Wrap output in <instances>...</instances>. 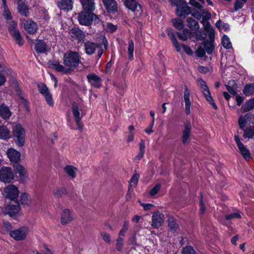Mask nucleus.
Masks as SVG:
<instances>
[{"mask_svg":"<svg viewBox=\"0 0 254 254\" xmlns=\"http://www.w3.org/2000/svg\"><path fill=\"white\" fill-rule=\"evenodd\" d=\"M195 54L196 56L199 58L203 57L205 55V51L204 50L203 47L201 45L197 50L196 51Z\"/></svg>","mask_w":254,"mask_h":254,"instance_id":"13d9d810","label":"nucleus"},{"mask_svg":"<svg viewBox=\"0 0 254 254\" xmlns=\"http://www.w3.org/2000/svg\"><path fill=\"white\" fill-rule=\"evenodd\" d=\"M72 113L74 117L75 118L77 128L80 130H82V126L80 122L81 118L80 117V112L77 105L76 103H73L72 104Z\"/></svg>","mask_w":254,"mask_h":254,"instance_id":"412c9836","label":"nucleus"},{"mask_svg":"<svg viewBox=\"0 0 254 254\" xmlns=\"http://www.w3.org/2000/svg\"><path fill=\"white\" fill-rule=\"evenodd\" d=\"M38 88L40 93L44 96L47 104L50 106H53L54 101L52 96L46 85L44 83H40L38 84Z\"/></svg>","mask_w":254,"mask_h":254,"instance_id":"1a4fd4ad","label":"nucleus"},{"mask_svg":"<svg viewBox=\"0 0 254 254\" xmlns=\"http://www.w3.org/2000/svg\"><path fill=\"white\" fill-rule=\"evenodd\" d=\"M35 49L38 53H44L47 51V46L46 43L42 40H37Z\"/></svg>","mask_w":254,"mask_h":254,"instance_id":"a878e982","label":"nucleus"},{"mask_svg":"<svg viewBox=\"0 0 254 254\" xmlns=\"http://www.w3.org/2000/svg\"><path fill=\"white\" fill-rule=\"evenodd\" d=\"M244 131V138L254 139V126H250L248 127L241 128Z\"/></svg>","mask_w":254,"mask_h":254,"instance_id":"cd10ccee","label":"nucleus"},{"mask_svg":"<svg viewBox=\"0 0 254 254\" xmlns=\"http://www.w3.org/2000/svg\"><path fill=\"white\" fill-rule=\"evenodd\" d=\"M84 9L87 12H92L95 9L94 2L92 0H81Z\"/></svg>","mask_w":254,"mask_h":254,"instance_id":"bb28decb","label":"nucleus"},{"mask_svg":"<svg viewBox=\"0 0 254 254\" xmlns=\"http://www.w3.org/2000/svg\"><path fill=\"white\" fill-rule=\"evenodd\" d=\"M168 226L170 230L174 233L178 230L179 226L174 218L171 217L168 219Z\"/></svg>","mask_w":254,"mask_h":254,"instance_id":"4c0bfd02","label":"nucleus"},{"mask_svg":"<svg viewBox=\"0 0 254 254\" xmlns=\"http://www.w3.org/2000/svg\"><path fill=\"white\" fill-rule=\"evenodd\" d=\"M29 232L27 227H21L17 229L11 231L9 233L11 237L16 241L24 240Z\"/></svg>","mask_w":254,"mask_h":254,"instance_id":"0eeeda50","label":"nucleus"},{"mask_svg":"<svg viewBox=\"0 0 254 254\" xmlns=\"http://www.w3.org/2000/svg\"><path fill=\"white\" fill-rule=\"evenodd\" d=\"M176 13L178 16L184 18L187 15L191 13V9L186 1H181V3L177 7Z\"/></svg>","mask_w":254,"mask_h":254,"instance_id":"9b49d317","label":"nucleus"},{"mask_svg":"<svg viewBox=\"0 0 254 254\" xmlns=\"http://www.w3.org/2000/svg\"><path fill=\"white\" fill-rule=\"evenodd\" d=\"M139 178V176L138 174L133 175L130 180L129 187H131L132 188L135 187L138 183Z\"/></svg>","mask_w":254,"mask_h":254,"instance_id":"3c124183","label":"nucleus"},{"mask_svg":"<svg viewBox=\"0 0 254 254\" xmlns=\"http://www.w3.org/2000/svg\"><path fill=\"white\" fill-rule=\"evenodd\" d=\"M196 82L197 85L199 86V87L200 89V90L205 98L207 101H208L210 104H211L212 106V107L214 109H217V107L216 105L215 104L210 92V90L209 89V88L206 83V82L202 79V78H198L196 80Z\"/></svg>","mask_w":254,"mask_h":254,"instance_id":"f257e3e1","label":"nucleus"},{"mask_svg":"<svg viewBox=\"0 0 254 254\" xmlns=\"http://www.w3.org/2000/svg\"><path fill=\"white\" fill-rule=\"evenodd\" d=\"M58 7L63 10H70L72 8V0H60L57 2Z\"/></svg>","mask_w":254,"mask_h":254,"instance_id":"4be33fe9","label":"nucleus"},{"mask_svg":"<svg viewBox=\"0 0 254 254\" xmlns=\"http://www.w3.org/2000/svg\"><path fill=\"white\" fill-rule=\"evenodd\" d=\"M19 209V205L18 203L15 205L9 204L6 207L5 211L10 216H12L17 213Z\"/></svg>","mask_w":254,"mask_h":254,"instance_id":"c756f323","label":"nucleus"},{"mask_svg":"<svg viewBox=\"0 0 254 254\" xmlns=\"http://www.w3.org/2000/svg\"><path fill=\"white\" fill-rule=\"evenodd\" d=\"M221 43L223 46L226 49H230L232 47L230 39L227 35L223 36Z\"/></svg>","mask_w":254,"mask_h":254,"instance_id":"49530a36","label":"nucleus"},{"mask_svg":"<svg viewBox=\"0 0 254 254\" xmlns=\"http://www.w3.org/2000/svg\"><path fill=\"white\" fill-rule=\"evenodd\" d=\"M181 46V48L182 47L184 51L185 52L186 54H187L189 55H191L193 53L192 50L188 46L185 45H182Z\"/></svg>","mask_w":254,"mask_h":254,"instance_id":"338daca9","label":"nucleus"},{"mask_svg":"<svg viewBox=\"0 0 254 254\" xmlns=\"http://www.w3.org/2000/svg\"><path fill=\"white\" fill-rule=\"evenodd\" d=\"M246 2V0H237L235 4V10L236 11L241 9Z\"/></svg>","mask_w":254,"mask_h":254,"instance_id":"052dcab7","label":"nucleus"},{"mask_svg":"<svg viewBox=\"0 0 254 254\" xmlns=\"http://www.w3.org/2000/svg\"><path fill=\"white\" fill-rule=\"evenodd\" d=\"M10 35L15 39L16 42L19 45L21 46L23 44V40L18 31H13V33H11Z\"/></svg>","mask_w":254,"mask_h":254,"instance_id":"79ce46f5","label":"nucleus"},{"mask_svg":"<svg viewBox=\"0 0 254 254\" xmlns=\"http://www.w3.org/2000/svg\"><path fill=\"white\" fill-rule=\"evenodd\" d=\"M177 34L180 39L186 41L190 37L191 33L189 29H185L182 32H178Z\"/></svg>","mask_w":254,"mask_h":254,"instance_id":"58836bf2","label":"nucleus"},{"mask_svg":"<svg viewBox=\"0 0 254 254\" xmlns=\"http://www.w3.org/2000/svg\"><path fill=\"white\" fill-rule=\"evenodd\" d=\"M64 64L68 67H76L79 62V56L77 53L69 52L64 57Z\"/></svg>","mask_w":254,"mask_h":254,"instance_id":"20e7f679","label":"nucleus"},{"mask_svg":"<svg viewBox=\"0 0 254 254\" xmlns=\"http://www.w3.org/2000/svg\"><path fill=\"white\" fill-rule=\"evenodd\" d=\"M134 43L132 40H130L128 43V52L129 58L132 60L133 57Z\"/></svg>","mask_w":254,"mask_h":254,"instance_id":"603ef678","label":"nucleus"},{"mask_svg":"<svg viewBox=\"0 0 254 254\" xmlns=\"http://www.w3.org/2000/svg\"><path fill=\"white\" fill-rule=\"evenodd\" d=\"M226 88L229 92L233 95L236 94V85L233 84L232 86L230 85V82H229L228 85H226Z\"/></svg>","mask_w":254,"mask_h":254,"instance_id":"680f3d73","label":"nucleus"},{"mask_svg":"<svg viewBox=\"0 0 254 254\" xmlns=\"http://www.w3.org/2000/svg\"><path fill=\"white\" fill-rule=\"evenodd\" d=\"M50 65L58 72H60L63 73H66L69 71V69H66L63 65L60 64L57 62L51 63L50 64Z\"/></svg>","mask_w":254,"mask_h":254,"instance_id":"72a5a7b5","label":"nucleus"},{"mask_svg":"<svg viewBox=\"0 0 254 254\" xmlns=\"http://www.w3.org/2000/svg\"><path fill=\"white\" fill-rule=\"evenodd\" d=\"M243 93L246 96H250L254 94V84H249L245 86Z\"/></svg>","mask_w":254,"mask_h":254,"instance_id":"ea45409f","label":"nucleus"},{"mask_svg":"<svg viewBox=\"0 0 254 254\" xmlns=\"http://www.w3.org/2000/svg\"><path fill=\"white\" fill-rule=\"evenodd\" d=\"M100 235L103 240L107 243L110 244L111 243V239L110 235L107 233L106 232H101Z\"/></svg>","mask_w":254,"mask_h":254,"instance_id":"5fc2aeb1","label":"nucleus"},{"mask_svg":"<svg viewBox=\"0 0 254 254\" xmlns=\"http://www.w3.org/2000/svg\"><path fill=\"white\" fill-rule=\"evenodd\" d=\"M254 108V98L246 102L242 106V110L244 112L249 111Z\"/></svg>","mask_w":254,"mask_h":254,"instance_id":"e433bc0d","label":"nucleus"},{"mask_svg":"<svg viewBox=\"0 0 254 254\" xmlns=\"http://www.w3.org/2000/svg\"><path fill=\"white\" fill-rule=\"evenodd\" d=\"M11 116V112L9 108L2 104L0 106V116L3 119H7L9 118Z\"/></svg>","mask_w":254,"mask_h":254,"instance_id":"2f4dec72","label":"nucleus"},{"mask_svg":"<svg viewBox=\"0 0 254 254\" xmlns=\"http://www.w3.org/2000/svg\"><path fill=\"white\" fill-rule=\"evenodd\" d=\"M242 213L240 211H237L236 212L227 214L225 216L226 220H230L234 218L240 219L241 218Z\"/></svg>","mask_w":254,"mask_h":254,"instance_id":"8fccbe9b","label":"nucleus"},{"mask_svg":"<svg viewBox=\"0 0 254 254\" xmlns=\"http://www.w3.org/2000/svg\"><path fill=\"white\" fill-rule=\"evenodd\" d=\"M190 91L187 85L184 86V102L185 104V110L187 115L190 114L191 101L190 100Z\"/></svg>","mask_w":254,"mask_h":254,"instance_id":"4468645a","label":"nucleus"},{"mask_svg":"<svg viewBox=\"0 0 254 254\" xmlns=\"http://www.w3.org/2000/svg\"><path fill=\"white\" fill-rule=\"evenodd\" d=\"M113 85L117 88L118 92L120 94L123 93L122 90L127 86L126 83L123 81H115Z\"/></svg>","mask_w":254,"mask_h":254,"instance_id":"a18cd8bd","label":"nucleus"},{"mask_svg":"<svg viewBox=\"0 0 254 254\" xmlns=\"http://www.w3.org/2000/svg\"><path fill=\"white\" fill-rule=\"evenodd\" d=\"M7 157L11 162H17L20 160V154L13 148L9 149L6 152Z\"/></svg>","mask_w":254,"mask_h":254,"instance_id":"393cba45","label":"nucleus"},{"mask_svg":"<svg viewBox=\"0 0 254 254\" xmlns=\"http://www.w3.org/2000/svg\"><path fill=\"white\" fill-rule=\"evenodd\" d=\"M238 124L240 128L248 127L250 124H254V115L251 113H247L240 117Z\"/></svg>","mask_w":254,"mask_h":254,"instance_id":"9d476101","label":"nucleus"},{"mask_svg":"<svg viewBox=\"0 0 254 254\" xmlns=\"http://www.w3.org/2000/svg\"><path fill=\"white\" fill-rule=\"evenodd\" d=\"M16 172L19 174L21 181L23 183L26 182L28 180L27 172L25 168L19 164H16L14 166Z\"/></svg>","mask_w":254,"mask_h":254,"instance_id":"6ab92c4d","label":"nucleus"},{"mask_svg":"<svg viewBox=\"0 0 254 254\" xmlns=\"http://www.w3.org/2000/svg\"><path fill=\"white\" fill-rule=\"evenodd\" d=\"M14 178L11 169L8 167H2L0 169V180L5 183L11 182Z\"/></svg>","mask_w":254,"mask_h":254,"instance_id":"423d86ee","label":"nucleus"},{"mask_svg":"<svg viewBox=\"0 0 254 254\" xmlns=\"http://www.w3.org/2000/svg\"><path fill=\"white\" fill-rule=\"evenodd\" d=\"M2 8H3V16L5 19L9 20L12 19L11 12L9 9L6 0H2Z\"/></svg>","mask_w":254,"mask_h":254,"instance_id":"473e14b6","label":"nucleus"},{"mask_svg":"<svg viewBox=\"0 0 254 254\" xmlns=\"http://www.w3.org/2000/svg\"><path fill=\"white\" fill-rule=\"evenodd\" d=\"M25 30L29 34H34L37 30V25L32 20H28L24 24Z\"/></svg>","mask_w":254,"mask_h":254,"instance_id":"5701e85b","label":"nucleus"},{"mask_svg":"<svg viewBox=\"0 0 254 254\" xmlns=\"http://www.w3.org/2000/svg\"><path fill=\"white\" fill-rule=\"evenodd\" d=\"M16 26L17 24L15 21H11L9 22L8 26V30L10 34L13 33V31H18L16 29Z\"/></svg>","mask_w":254,"mask_h":254,"instance_id":"e2e57ef3","label":"nucleus"},{"mask_svg":"<svg viewBox=\"0 0 254 254\" xmlns=\"http://www.w3.org/2000/svg\"><path fill=\"white\" fill-rule=\"evenodd\" d=\"M189 3L200 10H202V8H203V6L195 0H190Z\"/></svg>","mask_w":254,"mask_h":254,"instance_id":"69168bd1","label":"nucleus"},{"mask_svg":"<svg viewBox=\"0 0 254 254\" xmlns=\"http://www.w3.org/2000/svg\"><path fill=\"white\" fill-rule=\"evenodd\" d=\"M11 137L10 131L4 126H0V139L6 140Z\"/></svg>","mask_w":254,"mask_h":254,"instance_id":"7c9ffc66","label":"nucleus"},{"mask_svg":"<svg viewBox=\"0 0 254 254\" xmlns=\"http://www.w3.org/2000/svg\"><path fill=\"white\" fill-rule=\"evenodd\" d=\"M64 170L70 178L74 179L76 177V174L77 171L76 167L72 165H66L64 167Z\"/></svg>","mask_w":254,"mask_h":254,"instance_id":"c85d7f7f","label":"nucleus"},{"mask_svg":"<svg viewBox=\"0 0 254 254\" xmlns=\"http://www.w3.org/2000/svg\"><path fill=\"white\" fill-rule=\"evenodd\" d=\"M201 11V16L203 17V18L206 19H209L211 18V14L209 12H208L206 9L202 8V10H200Z\"/></svg>","mask_w":254,"mask_h":254,"instance_id":"0e129e2a","label":"nucleus"},{"mask_svg":"<svg viewBox=\"0 0 254 254\" xmlns=\"http://www.w3.org/2000/svg\"><path fill=\"white\" fill-rule=\"evenodd\" d=\"M191 132V126L189 122L184 124V129L183 131L182 142L185 144L190 137Z\"/></svg>","mask_w":254,"mask_h":254,"instance_id":"b1692460","label":"nucleus"},{"mask_svg":"<svg viewBox=\"0 0 254 254\" xmlns=\"http://www.w3.org/2000/svg\"><path fill=\"white\" fill-rule=\"evenodd\" d=\"M107 29L108 31L111 32H113L115 31L117 29V27L116 25H113L112 23H109L107 24Z\"/></svg>","mask_w":254,"mask_h":254,"instance_id":"774afa93","label":"nucleus"},{"mask_svg":"<svg viewBox=\"0 0 254 254\" xmlns=\"http://www.w3.org/2000/svg\"><path fill=\"white\" fill-rule=\"evenodd\" d=\"M84 48L86 54L89 55L93 54L96 50H97L99 58H101L103 53L101 45L90 41H87L84 43Z\"/></svg>","mask_w":254,"mask_h":254,"instance_id":"39448f33","label":"nucleus"},{"mask_svg":"<svg viewBox=\"0 0 254 254\" xmlns=\"http://www.w3.org/2000/svg\"><path fill=\"white\" fill-rule=\"evenodd\" d=\"M12 132L16 145L19 147H22L25 143V129L20 124H17L13 128Z\"/></svg>","mask_w":254,"mask_h":254,"instance_id":"7ed1b4c3","label":"nucleus"},{"mask_svg":"<svg viewBox=\"0 0 254 254\" xmlns=\"http://www.w3.org/2000/svg\"><path fill=\"white\" fill-rule=\"evenodd\" d=\"M103 2L108 12L113 13L117 11L118 5L115 0H103Z\"/></svg>","mask_w":254,"mask_h":254,"instance_id":"aec40b11","label":"nucleus"},{"mask_svg":"<svg viewBox=\"0 0 254 254\" xmlns=\"http://www.w3.org/2000/svg\"><path fill=\"white\" fill-rule=\"evenodd\" d=\"M161 188V185L160 184H156L149 191V194L151 196H154L159 191Z\"/></svg>","mask_w":254,"mask_h":254,"instance_id":"4d7b16f0","label":"nucleus"},{"mask_svg":"<svg viewBox=\"0 0 254 254\" xmlns=\"http://www.w3.org/2000/svg\"><path fill=\"white\" fill-rule=\"evenodd\" d=\"M124 4L128 9L135 11L136 10L138 3L136 0H125Z\"/></svg>","mask_w":254,"mask_h":254,"instance_id":"f704fd0d","label":"nucleus"},{"mask_svg":"<svg viewBox=\"0 0 254 254\" xmlns=\"http://www.w3.org/2000/svg\"><path fill=\"white\" fill-rule=\"evenodd\" d=\"M168 35L170 38L174 46H175L176 50L178 52H180L181 50V46L179 45V43L178 42L174 33L172 32L170 30H168Z\"/></svg>","mask_w":254,"mask_h":254,"instance_id":"c9c22d12","label":"nucleus"},{"mask_svg":"<svg viewBox=\"0 0 254 254\" xmlns=\"http://www.w3.org/2000/svg\"><path fill=\"white\" fill-rule=\"evenodd\" d=\"M187 25L190 28H193L194 29H198L199 28V24L197 22L194 20L191 17H188L187 19Z\"/></svg>","mask_w":254,"mask_h":254,"instance_id":"a19ab883","label":"nucleus"},{"mask_svg":"<svg viewBox=\"0 0 254 254\" xmlns=\"http://www.w3.org/2000/svg\"><path fill=\"white\" fill-rule=\"evenodd\" d=\"M122 236H120L118 237L116 241V249L118 251H121L122 250V247L123 246L124 239L122 237Z\"/></svg>","mask_w":254,"mask_h":254,"instance_id":"6e6d98bb","label":"nucleus"},{"mask_svg":"<svg viewBox=\"0 0 254 254\" xmlns=\"http://www.w3.org/2000/svg\"><path fill=\"white\" fill-rule=\"evenodd\" d=\"M174 26L178 30H181L184 27L183 21L179 18H175L172 20Z\"/></svg>","mask_w":254,"mask_h":254,"instance_id":"de8ad7c7","label":"nucleus"},{"mask_svg":"<svg viewBox=\"0 0 254 254\" xmlns=\"http://www.w3.org/2000/svg\"><path fill=\"white\" fill-rule=\"evenodd\" d=\"M5 197L11 200L16 199L19 195V191L18 188L13 185L7 186L4 190Z\"/></svg>","mask_w":254,"mask_h":254,"instance_id":"6e6552de","label":"nucleus"},{"mask_svg":"<svg viewBox=\"0 0 254 254\" xmlns=\"http://www.w3.org/2000/svg\"><path fill=\"white\" fill-rule=\"evenodd\" d=\"M234 139L242 156L246 160L249 159L251 157V153L249 150L241 142L238 136L235 135Z\"/></svg>","mask_w":254,"mask_h":254,"instance_id":"2eb2a0df","label":"nucleus"},{"mask_svg":"<svg viewBox=\"0 0 254 254\" xmlns=\"http://www.w3.org/2000/svg\"><path fill=\"white\" fill-rule=\"evenodd\" d=\"M164 221V215L163 213L156 211L152 216V226L155 228L160 227Z\"/></svg>","mask_w":254,"mask_h":254,"instance_id":"ddd939ff","label":"nucleus"},{"mask_svg":"<svg viewBox=\"0 0 254 254\" xmlns=\"http://www.w3.org/2000/svg\"><path fill=\"white\" fill-rule=\"evenodd\" d=\"M73 219V215L69 209H64L63 210L61 214V224L62 225L68 224Z\"/></svg>","mask_w":254,"mask_h":254,"instance_id":"f3484780","label":"nucleus"},{"mask_svg":"<svg viewBox=\"0 0 254 254\" xmlns=\"http://www.w3.org/2000/svg\"><path fill=\"white\" fill-rule=\"evenodd\" d=\"M20 202L23 205H27L29 203L28 195L26 193H22L20 195Z\"/></svg>","mask_w":254,"mask_h":254,"instance_id":"864d4df0","label":"nucleus"},{"mask_svg":"<svg viewBox=\"0 0 254 254\" xmlns=\"http://www.w3.org/2000/svg\"><path fill=\"white\" fill-rule=\"evenodd\" d=\"M201 45L203 47L205 52H206L208 54H212L214 48L213 44L210 42H204Z\"/></svg>","mask_w":254,"mask_h":254,"instance_id":"c03bdc74","label":"nucleus"},{"mask_svg":"<svg viewBox=\"0 0 254 254\" xmlns=\"http://www.w3.org/2000/svg\"><path fill=\"white\" fill-rule=\"evenodd\" d=\"M17 4L19 13L24 16H28L29 8L25 2V0H18Z\"/></svg>","mask_w":254,"mask_h":254,"instance_id":"a211bd4d","label":"nucleus"},{"mask_svg":"<svg viewBox=\"0 0 254 254\" xmlns=\"http://www.w3.org/2000/svg\"><path fill=\"white\" fill-rule=\"evenodd\" d=\"M195 252L194 251L193 248L191 246H188L183 249L182 254H195Z\"/></svg>","mask_w":254,"mask_h":254,"instance_id":"bf43d9fd","label":"nucleus"},{"mask_svg":"<svg viewBox=\"0 0 254 254\" xmlns=\"http://www.w3.org/2000/svg\"><path fill=\"white\" fill-rule=\"evenodd\" d=\"M87 78L91 87L96 88L101 87L102 80L96 74L90 73L87 75Z\"/></svg>","mask_w":254,"mask_h":254,"instance_id":"f8f14e48","label":"nucleus"},{"mask_svg":"<svg viewBox=\"0 0 254 254\" xmlns=\"http://www.w3.org/2000/svg\"><path fill=\"white\" fill-rule=\"evenodd\" d=\"M54 195L57 197H61L67 193L66 190L64 188H57L54 190Z\"/></svg>","mask_w":254,"mask_h":254,"instance_id":"37998d69","label":"nucleus"},{"mask_svg":"<svg viewBox=\"0 0 254 254\" xmlns=\"http://www.w3.org/2000/svg\"><path fill=\"white\" fill-rule=\"evenodd\" d=\"M69 34L71 37L78 42L83 41L85 38L84 33L78 28L74 27L70 30Z\"/></svg>","mask_w":254,"mask_h":254,"instance_id":"dca6fc26","label":"nucleus"},{"mask_svg":"<svg viewBox=\"0 0 254 254\" xmlns=\"http://www.w3.org/2000/svg\"><path fill=\"white\" fill-rule=\"evenodd\" d=\"M78 20L80 24L88 26L93 21H94L95 23H98L99 21V19L96 15L92 12L82 11L79 14Z\"/></svg>","mask_w":254,"mask_h":254,"instance_id":"f03ea898","label":"nucleus"},{"mask_svg":"<svg viewBox=\"0 0 254 254\" xmlns=\"http://www.w3.org/2000/svg\"><path fill=\"white\" fill-rule=\"evenodd\" d=\"M129 221H125L124 222V225L123 226L122 228L121 229L119 232V236L124 237L125 236V234L127 232L129 227Z\"/></svg>","mask_w":254,"mask_h":254,"instance_id":"09e8293b","label":"nucleus"}]
</instances>
